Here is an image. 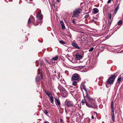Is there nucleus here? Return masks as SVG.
<instances>
[{
  "label": "nucleus",
  "mask_w": 123,
  "mask_h": 123,
  "mask_svg": "<svg viewBox=\"0 0 123 123\" xmlns=\"http://www.w3.org/2000/svg\"><path fill=\"white\" fill-rule=\"evenodd\" d=\"M40 80V77L39 76H37L36 78V81L37 82H39Z\"/></svg>",
  "instance_id": "nucleus-18"
},
{
  "label": "nucleus",
  "mask_w": 123,
  "mask_h": 123,
  "mask_svg": "<svg viewBox=\"0 0 123 123\" xmlns=\"http://www.w3.org/2000/svg\"><path fill=\"white\" fill-rule=\"evenodd\" d=\"M37 63L38 64V65H37L36 66V67H37L38 66V64H39L38 63H39V62H38V61H36V63Z\"/></svg>",
  "instance_id": "nucleus-35"
},
{
  "label": "nucleus",
  "mask_w": 123,
  "mask_h": 123,
  "mask_svg": "<svg viewBox=\"0 0 123 123\" xmlns=\"http://www.w3.org/2000/svg\"><path fill=\"white\" fill-rule=\"evenodd\" d=\"M41 64H42L41 63H40V65H41Z\"/></svg>",
  "instance_id": "nucleus-50"
},
{
  "label": "nucleus",
  "mask_w": 123,
  "mask_h": 123,
  "mask_svg": "<svg viewBox=\"0 0 123 123\" xmlns=\"http://www.w3.org/2000/svg\"><path fill=\"white\" fill-rule=\"evenodd\" d=\"M65 104L68 106H74V105L72 101H65Z\"/></svg>",
  "instance_id": "nucleus-6"
},
{
  "label": "nucleus",
  "mask_w": 123,
  "mask_h": 123,
  "mask_svg": "<svg viewBox=\"0 0 123 123\" xmlns=\"http://www.w3.org/2000/svg\"><path fill=\"white\" fill-rule=\"evenodd\" d=\"M119 8V6H118L115 9V10L116 11H117Z\"/></svg>",
  "instance_id": "nucleus-29"
},
{
  "label": "nucleus",
  "mask_w": 123,
  "mask_h": 123,
  "mask_svg": "<svg viewBox=\"0 0 123 123\" xmlns=\"http://www.w3.org/2000/svg\"><path fill=\"white\" fill-rule=\"evenodd\" d=\"M84 89H85V91H86V89H85V88H84Z\"/></svg>",
  "instance_id": "nucleus-49"
},
{
  "label": "nucleus",
  "mask_w": 123,
  "mask_h": 123,
  "mask_svg": "<svg viewBox=\"0 0 123 123\" xmlns=\"http://www.w3.org/2000/svg\"><path fill=\"white\" fill-rule=\"evenodd\" d=\"M93 49L94 48L93 47H92L90 49H89V51H92L93 50Z\"/></svg>",
  "instance_id": "nucleus-27"
},
{
  "label": "nucleus",
  "mask_w": 123,
  "mask_h": 123,
  "mask_svg": "<svg viewBox=\"0 0 123 123\" xmlns=\"http://www.w3.org/2000/svg\"><path fill=\"white\" fill-rule=\"evenodd\" d=\"M93 11L95 13H97L98 12V10L97 8H94L93 9Z\"/></svg>",
  "instance_id": "nucleus-17"
},
{
  "label": "nucleus",
  "mask_w": 123,
  "mask_h": 123,
  "mask_svg": "<svg viewBox=\"0 0 123 123\" xmlns=\"http://www.w3.org/2000/svg\"><path fill=\"white\" fill-rule=\"evenodd\" d=\"M43 123H49L48 122L46 121L45 122H44Z\"/></svg>",
  "instance_id": "nucleus-41"
},
{
  "label": "nucleus",
  "mask_w": 123,
  "mask_h": 123,
  "mask_svg": "<svg viewBox=\"0 0 123 123\" xmlns=\"http://www.w3.org/2000/svg\"><path fill=\"white\" fill-rule=\"evenodd\" d=\"M40 70V69H38V71H39V70Z\"/></svg>",
  "instance_id": "nucleus-47"
},
{
  "label": "nucleus",
  "mask_w": 123,
  "mask_h": 123,
  "mask_svg": "<svg viewBox=\"0 0 123 123\" xmlns=\"http://www.w3.org/2000/svg\"><path fill=\"white\" fill-rule=\"evenodd\" d=\"M111 113H114V110L113 107L111 108Z\"/></svg>",
  "instance_id": "nucleus-28"
},
{
  "label": "nucleus",
  "mask_w": 123,
  "mask_h": 123,
  "mask_svg": "<svg viewBox=\"0 0 123 123\" xmlns=\"http://www.w3.org/2000/svg\"><path fill=\"white\" fill-rule=\"evenodd\" d=\"M115 116H112V120L113 121H115Z\"/></svg>",
  "instance_id": "nucleus-30"
},
{
  "label": "nucleus",
  "mask_w": 123,
  "mask_h": 123,
  "mask_svg": "<svg viewBox=\"0 0 123 123\" xmlns=\"http://www.w3.org/2000/svg\"><path fill=\"white\" fill-rule=\"evenodd\" d=\"M58 59V57L57 56H56L54 58H53L51 59L52 61H53V60L55 61L56 60Z\"/></svg>",
  "instance_id": "nucleus-19"
},
{
  "label": "nucleus",
  "mask_w": 123,
  "mask_h": 123,
  "mask_svg": "<svg viewBox=\"0 0 123 123\" xmlns=\"http://www.w3.org/2000/svg\"><path fill=\"white\" fill-rule=\"evenodd\" d=\"M116 78V76L114 75H113L109 77L108 81L106 82L107 84H113Z\"/></svg>",
  "instance_id": "nucleus-2"
},
{
  "label": "nucleus",
  "mask_w": 123,
  "mask_h": 123,
  "mask_svg": "<svg viewBox=\"0 0 123 123\" xmlns=\"http://www.w3.org/2000/svg\"><path fill=\"white\" fill-rule=\"evenodd\" d=\"M86 97L88 99V101L90 102V101L93 100H94L92 98L90 97V96L87 94V92H86Z\"/></svg>",
  "instance_id": "nucleus-12"
},
{
  "label": "nucleus",
  "mask_w": 123,
  "mask_h": 123,
  "mask_svg": "<svg viewBox=\"0 0 123 123\" xmlns=\"http://www.w3.org/2000/svg\"><path fill=\"white\" fill-rule=\"evenodd\" d=\"M84 67V66H80V68H83Z\"/></svg>",
  "instance_id": "nucleus-38"
},
{
  "label": "nucleus",
  "mask_w": 123,
  "mask_h": 123,
  "mask_svg": "<svg viewBox=\"0 0 123 123\" xmlns=\"http://www.w3.org/2000/svg\"><path fill=\"white\" fill-rule=\"evenodd\" d=\"M67 92L65 91H63L61 93L62 96L64 98L66 97L68 95Z\"/></svg>",
  "instance_id": "nucleus-9"
},
{
  "label": "nucleus",
  "mask_w": 123,
  "mask_h": 123,
  "mask_svg": "<svg viewBox=\"0 0 123 123\" xmlns=\"http://www.w3.org/2000/svg\"><path fill=\"white\" fill-rule=\"evenodd\" d=\"M59 42L60 43L62 44H65V42L63 41L62 40H60L59 41Z\"/></svg>",
  "instance_id": "nucleus-22"
},
{
  "label": "nucleus",
  "mask_w": 123,
  "mask_h": 123,
  "mask_svg": "<svg viewBox=\"0 0 123 123\" xmlns=\"http://www.w3.org/2000/svg\"><path fill=\"white\" fill-rule=\"evenodd\" d=\"M76 57L78 60H80L81 59L82 57V56L81 55H80L78 54H76Z\"/></svg>",
  "instance_id": "nucleus-11"
},
{
  "label": "nucleus",
  "mask_w": 123,
  "mask_h": 123,
  "mask_svg": "<svg viewBox=\"0 0 123 123\" xmlns=\"http://www.w3.org/2000/svg\"><path fill=\"white\" fill-rule=\"evenodd\" d=\"M80 79L79 77V75L76 74H74L72 76V81L77 80L79 81L80 80Z\"/></svg>",
  "instance_id": "nucleus-3"
},
{
  "label": "nucleus",
  "mask_w": 123,
  "mask_h": 123,
  "mask_svg": "<svg viewBox=\"0 0 123 123\" xmlns=\"http://www.w3.org/2000/svg\"><path fill=\"white\" fill-rule=\"evenodd\" d=\"M81 11V10L80 9H78L74 10V15L75 17H77Z\"/></svg>",
  "instance_id": "nucleus-4"
},
{
  "label": "nucleus",
  "mask_w": 123,
  "mask_h": 123,
  "mask_svg": "<svg viewBox=\"0 0 123 123\" xmlns=\"http://www.w3.org/2000/svg\"><path fill=\"white\" fill-rule=\"evenodd\" d=\"M77 82L76 81L73 82L72 83V84L74 86H76L77 84Z\"/></svg>",
  "instance_id": "nucleus-21"
},
{
  "label": "nucleus",
  "mask_w": 123,
  "mask_h": 123,
  "mask_svg": "<svg viewBox=\"0 0 123 123\" xmlns=\"http://www.w3.org/2000/svg\"><path fill=\"white\" fill-rule=\"evenodd\" d=\"M41 79H43V77H42V74H41Z\"/></svg>",
  "instance_id": "nucleus-40"
},
{
  "label": "nucleus",
  "mask_w": 123,
  "mask_h": 123,
  "mask_svg": "<svg viewBox=\"0 0 123 123\" xmlns=\"http://www.w3.org/2000/svg\"><path fill=\"white\" fill-rule=\"evenodd\" d=\"M37 25H38V23H37Z\"/></svg>",
  "instance_id": "nucleus-48"
},
{
  "label": "nucleus",
  "mask_w": 123,
  "mask_h": 123,
  "mask_svg": "<svg viewBox=\"0 0 123 123\" xmlns=\"http://www.w3.org/2000/svg\"><path fill=\"white\" fill-rule=\"evenodd\" d=\"M88 15H86V16H85V18H87L88 17Z\"/></svg>",
  "instance_id": "nucleus-39"
},
{
  "label": "nucleus",
  "mask_w": 123,
  "mask_h": 123,
  "mask_svg": "<svg viewBox=\"0 0 123 123\" xmlns=\"http://www.w3.org/2000/svg\"><path fill=\"white\" fill-rule=\"evenodd\" d=\"M90 102L92 104L91 105L87 102L86 103V105L87 106L90 108H92L95 109L97 108V105L95 104L94 100L90 101Z\"/></svg>",
  "instance_id": "nucleus-1"
},
{
  "label": "nucleus",
  "mask_w": 123,
  "mask_h": 123,
  "mask_svg": "<svg viewBox=\"0 0 123 123\" xmlns=\"http://www.w3.org/2000/svg\"><path fill=\"white\" fill-rule=\"evenodd\" d=\"M45 92L47 95L49 97L52 96L51 94L49 92L46 91Z\"/></svg>",
  "instance_id": "nucleus-15"
},
{
  "label": "nucleus",
  "mask_w": 123,
  "mask_h": 123,
  "mask_svg": "<svg viewBox=\"0 0 123 123\" xmlns=\"http://www.w3.org/2000/svg\"><path fill=\"white\" fill-rule=\"evenodd\" d=\"M60 0H57V1L58 2H60Z\"/></svg>",
  "instance_id": "nucleus-44"
},
{
  "label": "nucleus",
  "mask_w": 123,
  "mask_h": 123,
  "mask_svg": "<svg viewBox=\"0 0 123 123\" xmlns=\"http://www.w3.org/2000/svg\"><path fill=\"white\" fill-rule=\"evenodd\" d=\"M72 23H73V24H75V21H74V19H73V20H72Z\"/></svg>",
  "instance_id": "nucleus-34"
},
{
  "label": "nucleus",
  "mask_w": 123,
  "mask_h": 123,
  "mask_svg": "<svg viewBox=\"0 0 123 123\" xmlns=\"http://www.w3.org/2000/svg\"><path fill=\"white\" fill-rule=\"evenodd\" d=\"M55 123H57V122H55Z\"/></svg>",
  "instance_id": "nucleus-52"
},
{
  "label": "nucleus",
  "mask_w": 123,
  "mask_h": 123,
  "mask_svg": "<svg viewBox=\"0 0 123 123\" xmlns=\"http://www.w3.org/2000/svg\"><path fill=\"white\" fill-rule=\"evenodd\" d=\"M42 15L41 13H39L36 16V17L38 18L39 20H41L43 19Z\"/></svg>",
  "instance_id": "nucleus-10"
},
{
  "label": "nucleus",
  "mask_w": 123,
  "mask_h": 123,
  "mask_svg": "<svg viewBox=\"0 0 123 123\" xmlns=\"http://www.w3.org/2000/svg\"><path fill=\"white\" fill-rule=\"evenodd\" d=\"M77 42H80V44H82V42H84L85 41L86 42L87 41V40H83L80 37H78L77 38Z\"/></svg>",
  "instance_id": "nucleus-8"
},
{
  "label": "nucleus",
  "mask_w": 123,
  "mask_h": 123,
  "mask_svg": "<svg viewBox=\"0 0 123 123\" xmlns=\"http://www.w3.org/2000/svg\"><path fill=\"white\" fill-rule=\"evenodd\" d=\"M111 0H109L107 2H108V3H111Z\"/></svg>",
  "instance_id": "nucleus-37"
},
{
  "label": "nucleus",
  "mask_w": 123,
  "mask_h": 123,
  "mask_svg": "<svg viewBox=\"0 0 123 123\" xmlns=\"http://www.w3.org/2000/svg\"><path fill=\"white\" fill-rule=\"evenodd\" d=\"M117 11H116L115 10V11L114 12H115V13H116L117 12Z\"/></svg>",
  "instance_id": "nucleus-45"
},
{
  "label": "nucleus",
  "mask_w": 123,
  "mask_h": 123,
  "mask_svg": "<svg viewBox=\"0 0 123 123\" xmlns=\"http://www.w3.org/2000/svg\"><path fill=\"white\" fill-rule=\"evenodd\" d=\"M60 24L62 26V28L63 29H64L65 28V27L64 25V23L62 21H61Z\"/></svg>",
  "instance_id": "nucleus-14"
},
{
  "label": "nucleus",
  "mask_w": 123,
  "mask_h": 123,
  "mask_svg": "<svg viewBox=\"0 0 123 123\" xmlns=\"http://www.w3.org/2000/svg\"><path fill=\"white\" fill-rule=\"evenodd\" d=\"M43 112L46 115H47L48 113V111H47L45 110H44Z\"/></svg>",
  "instance_id": "nucleus-25"
},
{
  "label": "nucleus",
  "mask_w": 123,
  "mask_h": 123,
  "mask_svg": "<svg viewBox=\"0 0 123 123\" xmlns=\"http://www.w3.org/2000/svg\"><path fill=\"white\" fill-rule=\"evenodd\" d=\"M35 21V20L34 17L32 16L30 18L28 21V23L29 24L31 23H33Z\"/></svg>",
  "instance_id": "nucleus-7"
},
{
  "label": "nucleus",
  "mask_w": 123,
  "mask_h": 123,
  "mask_svg": "<svg viewBox=\"0 0 123 123\" xmlns=\"http://www.w3.org/2000/svg\"><path fill=\"white\" fill-rule=\"evenodd\" d=\"M95 113L96 114V116H97V114L96 112H95Z\"/></svg>",
  "instance_id": "nucleus-46"
},
{
  "label": "nucleus",
  "mask_w": 123,
  "mask_h": 123,
  "mask_svg": "<svg viewBox=\"0 0 123 123\" xmlns=\"http://www.w3.org/2000/svg\"><path fill=\"white\" fill-rule=\"evenodd\" d=\"M60 121L62 122H63V120L62 119H61L60 120Z\"/></svg>",
  "instance_id": "nucleus-43"
},
{
  "label": "nucleus",
  "mask_w": 123,
  "mask_h": 123,
  "mask_svg": "<svg viewBox=\"0 0 123 123\" xmlns=\"http://www.w3.org/2000/svg\"><path fill=\"white\" fill-rule=\"evenodd\" d=\"M50 98L51 102L52 104H53L54 103V98L53 97L51 96V97H50Z\"/></svg>",
  "instance_id": "nucleus-16"
},
{
  "label": "nucleus",
  "mask_w": 123,
  "mask_h": 123,
  "mask_svg": "<svg viewBox=\"0 0 123 123\" xmlns=\"http://www.w3.org/2000/svg\"><path fill=\"white\" fill-rule=\"evenodd\" d=\"M113 104H114V103H113V101H112L111 102V108L113 107Z\"/></svg>",
  "instance_id": "nucleus-26"
},
{
  "label": "nucleus",
  "mask_w": 123,
  "mask_h": 123,
  "mask_svg": "<svg viewBox=\"0 0 123 123\" xmlns=\"http://www.w3.org/2000/svg\"><path fill=\"white\" fill-rule=\"evenodd\" d=\"M109 16L110 19H111V13L109 14Z\"/></svg>",
  "instance_id": "nucleus-32"
},
{
  "label": "nucleus",
  "mask_w": 123,
  "mask_h": 123,
  "mask_svg": "<svg viewBox=\"0 0 123 123\" xmlns=\"http://www.w3.org/2000/svg\"><path fill=\"white\" fill-rule=\"evenodd\" d=\"M40 73H39V72H38V74H40Z\"/></svg>",
  "instance_id": "nucleus-51"
},
{
  "label": "nucleus",
  "mask_w": 123,
  "mask_h": 123,
  "mask_svg": "<svg viewBox=\"0 0 123 123\" xmlns=\"http://www.w3.org/2000/svg\"><path fill=\"white\" fill-rule=\"evenodd\" d=\"M71 44L73 46L77 49H80V48L77 45V44L75 43V41L74 40L72 42Z\"/></svg>",
  "instance_id": "nucleus-5"
},
{
  "label": "nucleus",
  "mask_w": 123,
  "mask_h": 123,
  "mask_svg": "<svg viewBox=\"0 0 123 123\" xmlns=\"http://www.w3.org/2000/svg\"><path fill=\"white\" fill-rule=\"evenodd\" d=\"M55 103L56 104V105H60V102L57 99H55Z\"/></svg>",
  "instance_id": "nucleus-13"
},
{
  "label": "nucleus",
  "mask_w": 123,
  "mask_h": 123,
  "mask_svg": "<svg viewBox=\"0 0 123 123\" xmlns=\"http://www.w3.org/2000/svg\"><path fill=\"white\" fill-rule=\"evenodd\" d=\"M92 119H94V117L93 116H92Z\"/></svg>",
  "instance_id": "nucleus-42"
},
{
  "label": "nucleus",
  "mask_w": 123,
  "mask_h": 123,
  "mask_svg": "<svg viewBox=\"0 0 123 123\" xmlns=\"http://www.w3.org/2000/svg\"><path fill=\"white\" fill-rule=\"evenodd\" d=\"M122 20H119L118 22V25H120L122 23Z\"/></svg>",
  "instance_id": "nucleus-24"
},
{
  "label": "nucleus",
  "mask_w": 123,
  "mask_h": 123,
  "mask_svg": "<svg viewBox=\"0 0 123 123\" xmlns=\"http://www.w3.org/2000/svg\"><path fill=\"white\" fill-rule=\"evenodd\" d=\"M111 115L112 116H114V113H111Z\"/></svg>",
  "instance_id": "nucleus-36"
},
{
  "label": "nucleus",
  "mask_w": 123,
  "mask_h": 123,
  "mask_svg": "<svg viewBox=\"0 0 123 123\" xmlns=\"http://www.w3.org/2000/svg\"><path fill=\"white\" fill-rule=\"evenodd\" d=\"M121 79V77H120L118 79L117 81L118 83H120Z\"/></svg>",
  "instance_id": "nucleus-23"
},
{
  "label": "nucleus",
  "mask_w": 123,
  "mask_h": 123,
  "mask_svg": "<svg viewBox=\"0 0 123 123\" xmlns=\"http://www.w3.org/2000/svg\"><path fill=\"white\" fill-rule=\"evenodd\" d=\"M87 41H85L84 42H82V43H83V44H84V43L85 44H87V43H88V40H87Z\"/></svg>",
  "instance_id": "nucleus-31"
},
{
  "label": "nucleus",
  "mask_w": 123,
  "mask_h": 123,
  "mask_svg": "<svg viewBox=\"0 0 123 123\" xmlns=\"http://www.w3.org/2000/svg\"><path fill=\"white\" fill-rule=\"evenodd\" d=\"M70 93H74V91H72V90H71V89H70Z\"/></svg>",
  "instance_id": "nucleus-33"
},
{
  "label": "nucleus",
  "mask_w": 123,
  "mask_h": 123,
  "mask_svg": "<svg viewBox=\"0 0 123 123\" xmlns=\"http://www.w3.org/2000/svg\"><path fill=\"white\" fill-rule=\"evenodd\" d=\"M86 103V100L85 99H83L82 100L81 103L82 105H83L85 103Z\"/></svg>",
  "instance_id": "nucleus-20"
}]
</instances>
